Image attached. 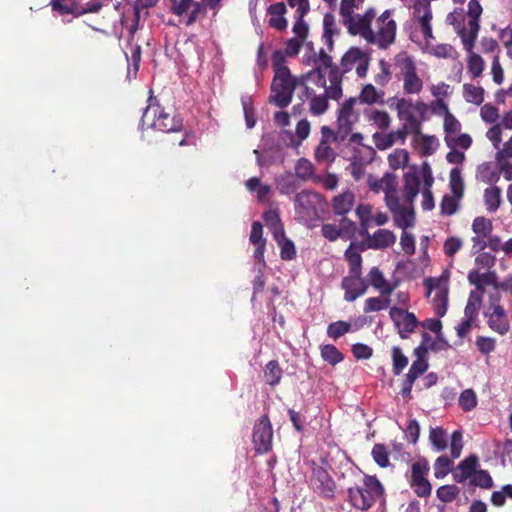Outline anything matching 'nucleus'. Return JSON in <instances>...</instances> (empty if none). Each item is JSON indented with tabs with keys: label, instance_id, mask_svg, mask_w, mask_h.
Returning <instances> with one entry per match:
<instances>
[{
	"label": "nucleus",
	"instance_id": "1",
	"mask_svg": "<svg viewBox=\"0 0 512 512\" xmlns=\"http://www.w3.org/2000/svg\"><path fill=\"white\" fill-rule=\"evenodd\" d=\"M376 12L369 8L358 19L357 26L350 31L351 35H359L368 43L377 45L380 49H387L391 46L396 37V22L391 18V11L385 10L375 22V29H372L371 23L375 18Z\"/></svg>",
	"mask_w": 512,
	"mask_h": 512
},
{
	"label": "nucleus",
	"instance_id": "2",
	"mask_svg": "<svg viewBox=\"0 0 512 512\" xmlns=\"http://www.w3.org/2000/svg\"><path fill=\"white\" fill-rule=\"evenodd\" d=\"M311 78V73L302 75L300 78L294 77L290 71L274 74L271 84L270 101L279 108L287 107L292 100L294 90L297 86H303L304 92L301 98L309 97L312 89L307 86V81Z\"/></svg>",
	"mask_w": 512,
	"mask_h": 512
},
{
	"label": "nucleus",
	"instance_id": "3",
	"mask_svg": "<svg viewBox=\"0 0 512 512\" xmlns=\"http://www.w3.org/2000/svg\"><path fill=\"white\" fill-rule=\"evenodd\" d=\"M393 101L398 119L403 122L402 129L408 134L420 135L422 122L426 120L429 110L428 105L407 98H394Z\"/></svg>",
	"mask_w": 512,
	"mask_h": 512
},
{
	"label": "nucleus",
	"instance_id": "4",
	"mask_svg": "<svg viewBox=\"0 0 512 512\" xmlns=\"http://www.w3.org/2000/svg\"><path fill=\"white\" fill-rule=\"evenodd\" d=\"M383 486L375 476L366 475L363 485H355L347 490L350 504L359 510L367 511L382 496Z\"/></svg>",
	"mask_w": 512,
	"mask_h": 512
},
{
	"label": "nucleus",
	"instance_id": "5",
	"mask_svg": "<svg viewBox=\"0 0 512 512\" xmlns=\"http://www.w3.org/2000/svg\"><path fill=\"white\" fill-rule=\"evenodd\" d=\"M146 124L147 127L158 131L177 132L182 129L183 121L178 115H170L159 106L149 105L143 111L140 128L144 130Z\"/></svg>",
	"mask_w": 512,
	"mask_h": 512
},
{
	"label": "nucleus",
	"instance_id": "6",
	"mask_svg": "<svg viewBox=\"0 0 512 512\" xmlns=\"http://www.w3.org/2000/svg\"><path fill=\"white\" fill-rule=\"evenodd\" d=\"M325 207V199L317 192L303 190L295 196V212L305 222L317 219Z\"/></svg>",
	"mask_w": 512,
	"mask_h": 512
},
{
	"label": "nucleus",
	"instance_id": "7",
	"mask_svg": "<svg viewBox=\"0 0 512 512\" xmlns=\"http://www.w3.org/2000/svg\"><path fill=\"white\" fill-rule=\"evenodd\" d=\"M467 13L469 20L466 24H463V28L459 30V36L462 40L464 49L467 52H471L480 29L479 18L482 14V7L478 0L469 1Z\"/></svg>",
	"mask_w": 512,
	"mask_h": 512
},
{
	"label": "nucleus",
	"instance_id": "8",
	"mask_svg": "<svg viewBox=\"0 0 512 512\" xmlns=\"http://www.w3.org/2000/svg\"><path fill=\"white\" fill-rule=\"evenodd\" d=\"M447 278L441 276L438 278L430 277L424 280V286L427 289V296L435 291L433 297V307L436 315L443 317L448 308V284Z\"/></svg>",
	"mask_w": 512,
	"mask_h": 512
},
{
	"label": "nucleus",
	"instance_id": "9",
	"mask_svg": "<svg viewBox=\"0 0 512 512\" xmlns=\"http://www.w3.org/2000/svg\"><path fill=\"white\" fill-rule=\"evenodd\" d=\"M357 102V98L350 97L346 101H344L339 109H338V117H337V131L335 133L338 134V138L340 140H346L347 136L352 131L353 126L359 120V114L354 109L355 104Z\"/></svg>",
	"mask_w": 512,
	"mask_h": 512
},
{
	"label": "nucleus",
	"instance_id": "10",
	"mask_svg": "<svg viewBox=\"0 0 512 512\" xmlns=\"http://www.w3.org/2000/svg\"><path fill=\"white\" fill-rule=\"evenodd\" d=\"M369 55L357 47H351L341 58L340 71L344 74L350 72L353 68L358 77L363 78L367 75L369 67Z\"/></svg>",
	"mask_w": 512,
	"mask_h": 512
},
{
	"label": "nucleus",
	"instance_id": "11",
	"mask_svg": "<svg viewBox=\"0 0 512 512\" xmlns=\"http://www.w3.org/2000/svg\"><path fill=\"white\" fill-rule=\"evenodd\" d=\"M309 73H311V77L317 76V83L324 87V94L329 99L339 101L342 98V79L344 73L340 71V68H332L331 71H328V85L326 83L325 75L322 73V70H320L319 67H316V69L310 71Z\"/></svg>",
	"mask_w": 512,
	"mask_h": 512
},
{
	"label": "nucleus",
	"instance_id": "12",
	"mask_svg": "<svg viewBox=\"0 0 512 512\" xmlns=\"http://www.w3.org/2000/svg\"><path fill=\"white\" fill-rule=\"evenodd\" d=\"M253 153L256 155V162L259 167L282 163L285 158L281 146L275 143L270 136H264L261 140L260 149H255Z\"/></svg>",
	"mask_w": 512,
	"mask_h": 512
},
{
	"label": "nucleus",
	"instance_id": "13",
	"mask_svg": "<svg viewBox=\"0 0 512 512\" xmlns=\"http://www.w3.org/2000/svg\"><path fill=\"white\" fill-rule=\"evenodd\" d=\"M328 126L321 128V140L315 148L314 157L318 163H332L336 159V152L331 148V142H343Z\"/></svg>",
	"mask_w": 512,
	"mask_h": 512
},
{
	"label": "nucleus",
	"instance_id": "14",
	"mask_svg": "<svg viewBox=\"0 0 512 512\" xmlns=\"http://www.w3.org/2000/svg\"><path fill=\"white\" fill-rule=\"evenodd\" d=\"M368 185L370 189L376 193H385V202L387 207L395 205L394 199L397 198V177L394 174L386 173L381 179L373 176L368 177Z\"/></svg>",
	"mask_w": 512,
	"mask_h": 512
},
{
	"label": "nucleus",
	"instance_id": "15",
	"mask_svg": "<svg viewBox=\"0 0 512 512\" xmlns=\"http://www.w3.org/2000/svg\"><path fill=\"white\" fill-rule=\"evenodd\" d=\"M273 431L267 416H262L254 426L253 444L259 454L268 452L272 446Z\"/></svg>",
	"mask_w": 512,
	"mask_h": 512
},
{
	"label": "nucleus",
	"instance_id": "16",
	"mask_svg": "<svg viewBox=\"0 0 512 512\" xmlns=\"http://www.w3.org/2000/svg\"><path fill=\"white\" fill-rule=\"evenodd\" d=\"M413 19L418 22L424 39L429 42L434 39L432 33V10L430 6V0H416L412 6Z\"/></svg>",
	"mask_w": 512,
	"mask_h": 512
},
{
	"label": "nucleus",
	"instance_id": "17",
	"mask_svg": "<svg viewBox=\"0 0 512 512\" xmlns=\"http://www.w3.org/2000/svg\"><path fill=\"white\" fill-rule=\"evenodd\" d=\"M389 315L402 339L408 338L418 324L416 316L402 308L391 307Z\"/></svg>",
	"mask_w": 512,
	"mask_h": 512
},
{
	"label": "nucleus",
	"instance_id": "18",
	"mask_svg": "<svg viewBox=\"0 0 512 512\" xmlns=\"http://www.w3.org/2000/svg\"><path fill=\"white\" fill-rule=\"evenodd\" d=\"M311 485L320 496L327 499L334 498L335 482L323 467L317 466L313 469Z\"/></svg>",
	"mask_w": 512,
	"mask_h": 512
},
{
	"label": "nucleus",
	"instance_id": "19",
	"mask_svg": "<svg viewBox=\"0 0 512 512\" xmlns=\"http://www.w3.org/2000/svg\"><path fill=\"white\" fill-rule=\"evenodd\" d=\"M341 287L345 292L344 299L347 302H353L366 293L368 285L362 275L348 274L342 279Z\"/></svg>",
	"mask_w": 512,
	"mask_h": 512
},
{
	"label": "nucleus",
	"instance_id": "20",
	"mask_svg": "<svg viewBox=\"0 0 512 512\" xmlns=\"http://www.w3.org/2000/svg\"><path fill=\"white\" fill-rule=\"evenodd\" d=\"M395 205H391L388 209L394 215L395 225L401 229L406 230L407 228L415 225V213L413 205L407 203H400L399 197L394 199Z\"/></svg>",
	"mask_w": 512,
	"mask_h": 512
},
{
	"label": "nucleus",
	"instance_id": "21",
	"mask_svg": "<svg viewBox=\"0 0 512 512\" xmlns=\"http://www.w3.org/2000/svg\"><path fill=\"white\" fill-rule=\"evenodd\" d=\"M427 340H431V336L424 332L422 334V343L418 347L415 348L414 354L417 357L415 361H413L406 377L411 380H416L419 376L424 374L428 369V362L425 359V355L427 353Z\"/></svg>",
	"mask_w": 512,
	"mask_h": 512
},
{
	"label": "nucleus",
	"instance_id": "22",
	"mask_svg": "<svg viewBox=\"0 0 512 512\" xmlns=\"http://www.w3.org/2000/svg\"><path fill=\"white\" fill-rule=\"evenodd\" d=\"M484 314L488 317V326L493 331L500 335H505L509 331L510 324L507 319L506 311L502 306L492 304Z\"/></svg>",
	"mask_w": 512,
	"mask_h": 512
},
{
	"label": "nucleus",
	"instance_id": "23",
	"mask_svg": "<svg viewBox=\"0 0 512 512\" xmlns=\"http://www.w3.org/2000/svg\"><path fill=\"white\" fill-rule=\"evenodd\" d=\"M402 80L403 90L406 94H418L421 92L423 82L416 73V68L413 61L409 58H407L404 63Z\"/></svg>",
	"mask_w": 512,
	"mask_h": 512
},
{
	"label": "nucleus",
	"instance_id": "24",
	"mask_svg": "<svg viewBox=\"0 0 512 512\" xmlns=\"http://www.w3.org/2000/svg\"><path fill=\"white\" fill-rule=\"evenodd\" d=\"M364 0H341L340 16L343 25L347 28L348 32L352 31L356 26L358 19L362 15L355 14V10L359 9Z\"/></svg>",
	"mask_w": 512,
	"mask_h": 512
},
{
	"label": "nucleus",
	"instance_id": "25",
	"mask_svg": "<svg viewBox=\"0 0 512 512\" xmlns=\"http://www.w3.org/2000/svg\"><path fill=\"white\" fill-rule=\"evenodd\" d=\"M367 239V247L373 250L385 249L396 242V235L388 229H378L372 235H361Z\"/></svg>",
	"mask_w": 512,
	"mask_h": 512
},
{
	"label": "nucleus",
	"instance_id": "26",
	"mask_svg": "<svg viewBox=\"0 0 512 512\" xmlns=\"http://www.w3.org/2000/svg\"><path fill=\"white\" fill-rule=\"evenodd\" d=\"M370 284L380 293L381 296H391L396 289V283H390L384 277L378 267H372L368 273Z\"/></svg>",
	"mask_w": 512,
	"mask_h": 512
},
{
	"label": "nucleus",
	"instance_id": "27",
	"mask_svg": "<svg viewBox=\"0 0 512 512\" xmlns=\"http://www.w3.org/2000/svg\"><path fill=\"white\" fill-rule=\"evenodd\" d=\"M478 457L470 455L462 460L453 472L454 480L458 483H463L467 479H471L478 466Z\"/></svg>",
	"mask_w": 512,
	"mask_h": 512
},
{
	"label": "nucleus",
	"instance_id": "28",
	"mask_svg": "<svg viewBox=\"0 0 512 512\" xmlns=\"http://www.w3.org/2000/svg\"><path fill=\"white\" fill-rule=\"evenodd\" d=\"M407 135L408 133L401 128L388 134H382L378 132L374 133L373 140L378 149L386 150L392 147L396 142H401L403 144Z\"/></svg>",
	"mask_w": 512,
	"mask_h": 512
},
{
	"label": "nucleus",
	"instance_id": "29",
	"mask_svg": "<svg viewBox=\"0 0 512 512\" xmlns=\"http://www.w3.org/2000/svg\"><path fill=\"white\" fill-rule=\"evenodd\" d=\"M355 196L351 191H345L332 199V209L335 215L345 216L354 206Z\"/></svg>",
	"mask_w": 512,
	"mask_h": 512
},
{
	"label": "nucleus",
	"instance_id": "30",
	"mask_svg": "<svg viewBox=\"0 0 512 512\" xmlns=\"http://www.w3.org/2000/svg\"><path fill=\"white\" fill-rule=\"evenodd\" d=\"M268 13L270 14L269 25L277 30H285L288 22L284 17L286 13V6L283 2L272 4L268 7Z\"/></svg>",
	"mask_w": 512,
	"mask_h": 512
},
{
	"label": "nucleus",
	"instance_id": "31",
	"mask_svg": "<svg viewBox=\"0 0 512 512\" xmlns=\"http://www.w3.org/2000/svg\"><path fill=\"white\" fill-rule=\"evenodd\" d=\"M415 148L423 156H430L436 152L439 147V141L437 137L432 135H414Z\"/></svg>",
	"mask_w": 512,
	"mask_h": 512
},
{
	"label": "nucleus",
	"instance_id": "32",
	"mask_svg": "<svg viewBox=\"0 0 512 512\" xmlns=\"http://www.w3.org/2000/svg\"><path fill=\"white\" fill-rule=\"evenodd\" d=\"M323 36L322 39L327 49L331 51L333 49V36L339 34V29L336 25L335 16L332 13H326L323 18Z\"/></svg>",
	"mask_w": 512,
	"mask_h": 512
},
{
	"label": "nucleus",
	"instance_id": "33",
	"mask_svg": "<svg viewBox=\"0 0 512 512\" xmlns=\"http://www.w3.org/2000/svg\"><path fill=\"white\" fill-rule=\"evenodd\" d=\"M420 181L416 175L407 174L404 177V189H403V203H407L410 206L413 205V201L419 193Z\"/></svg>",
	"mask_w": 512,
	"mask_h": 512
},
{
	"label": "nucleus",
	"instance_id": "34",
	"mask_svg": "<svg viewBox=\"0 0 512 512\" xmlns=\"http://www.w3.org/2000/svg\"><path fill=\"white\" fill-rule=\"evenodd\" d=\"M383 97L384 92L379 91L375 88L372 84H366L363 86V88L360 91V94L357 98V101L359 100L362 104H377V103H383Z\"/></svg>",
	"mask_w": 512,
	"mask_h": 512
},
{
	"label": "nucleus",
	"instance_id": "35",
	"mask_svg": "<svg viewBox=\"0 0 512 512\" xmlns=\"http://www.w3.org/2000/svg\"><path fill=\"white\" fill-rule=\"evenodd\" d=\"M365 116L369 122L381 130L387 129L391 124L390 115L383 110L370 108L365 110Z\"/></svg>",
	"mask_w": 512,
	"mask_h": 512
},
{
	"label": "nucleus",
	"instance_id": "36",
	"mask_svg": "<svg viewBox=\"0 0 512 512\" xmlns=\"http://www.w3.org/2000/svg\"><path fill=\"white\" fill-rule=\"evenodd\" d=\"M429 440L436 452L444 451L448 446V435L442 427L430 428Z\"/></svg>",
	"mask_w": 512,
	"mask_h": 512
},
{
	"label": "nucleus",
	"instance_id": "37",
	"mask_svg": "<svg viewBox=\"0 0 512 512\" xmlns=\"http://www.w3.org/2000/svg\"><path fill=\"white\" fill-rule=\"evenodd\" d=\"M263 218L273 237H281V234L284 233V228L277 210L270 209L266 211Z\"/></svg>",
	"mask_w": 512,
	"mask_h": 512
},
{
	"label": "nucleus",
	"instance_id": "38",
	"mask_svg": "<svg viewBox=\"0 0 512 512\" xmlns=\"http://www.w3.org/2000/svg\"><path fill=\"white\" fill-rule=\"evenodd\" d=\"M356 215L360 220V235H368V229L372 226V206L360 204L356 208Z\"/></svg>",
	"mask_w": 512,
	"mask_h": 512
},
{
	"label": "nucleus",
	"instance_id": "39",
	"mask_svg": "<svg viewBox=\"0 0 512 512\" xmlns=\"http://www.w3.org/2000/svg\"><path fill=\"white\" fill-rule=\"evenodd\" d=\"M345 258L349 263L348 274L362 275V257L358 251L355 250L354 244L351 243L345 251Z\"/></svg>",
	"mask_w": 512,
	"mask_h": 512
},
{
	"label": "nucleus",
	"instance_id": "40",
	"mask_svg": "<svg viewBox=\"0 0 512 512\" xmlns=\"http://www.w3.org/2000/svg\"><path fill=\"white\" fill-rule=\"evenodd\" d=\"M449 186L451 192L457 199H461L464 193V181L462 178V172L459 167L451 169L449 174Z\"/></svg>",
	"mask_w": 512,
	"mask_h": 512
},
{
	"label": "nucleus",
	"instance_id": "41",
	"mask_svg": "<svg viewBox=\"0 0 512 512\" xmlns=\"http://www.w3.org/2000/svg\"><path fill=\"white\" fill-rule=\"evenodd\" d=\"M391 303L390 296H379L367 298L364 302V313L378 312L389 308Z\"/></svg>",
	"mask_w": 512,
	"mask_h": 512
},
{
	"label": "nucleus",
	"instance_id": "42",
	"mask_svg": "<svg viewBox=\"0 0 512 512\" xmlns=\"http://www.w3.org/2000/svg\"><path fill=\"white\" fill-rule=\"evenodd\" d=\"M463 98L468 103L480 105L484 100V89L480 86L466 83L463 85Z\"/></svg>",
	"mask_w": 512,
	"mask_h": 512
},
{
	"label": "nucleus",
	"instance_id": "43",
	"mask_svg": "<svg viewBox=\"0 0 512 512\" xmlns=\"http://www.w3.org/2000/svg\"><path fill=\"white\" fill-rule=\"evenodd\" d=\"M484 201L489 212H495L501 202V190L497 186H491L484 191Z\"/></svg>",
	"mask_w": 512,
	"mask_h": 512
},
{
	"label": "nucleus",
	"instance_id": "44",
	"mask_svg": "<svg viewBox=\"0 0 512 512\" xmlns=\"http://www.w3.org/2000/svg\"><path fill=\"white\" fill-rule=\"evenodd\" d=\"M282 377V369L275 360L269 361L264 369V379L267 384L275 386L279 384Z\"/></svg>",
	"mask_w": 512,
	"mask_h": 512
},
{
	"label": "nucleus",
	"instance_id": "45",
	"mask_svg": "<svg viewBox=\"0 0 512 512\" xmlns=\"http://www.w3.org/2000/svg\"><path fill=\"white\" fill-rule=\"evenodd\" d=\"M310 111L313 115H322L328 109V97L325 94L316 95L311 91L310 96Z\"/></svg>",
	"mask_w": 512,
	"mask_h": 512
},
{
	"label": "nucleus",
	"instance_id": "46",
	"mask_svg": "<svg viewBox=\"0 0 512 512\" xmlns=\"http://www.w3.org/2000/svg\"><path fill=\"white\" fill-rule=\"evenodd\" d=\"M315 169L312 162L306 158H300L295 164V174L303 181L311 179Z\"/></svg>",
	"mask_w": 512,
	"mask_h": 512
},
{
	"label": "nucleus",
	"instance_id": "47",
	"mask_svg": "<svg viewBox=\"0 0 512 512\" xmlns=\"http://www.w3.org/2000/svg\"><path fill=\"white\" fill-rule=\"evenodd\" d=\"M275 241L281 248L280 256L283 260H292L296 256V250L294 243L285 237V232L281 234V237H274Z\"/></svg>",
	"mask_w": 512,
	"mask_h": 512
},
{
	"label": "nucleus",
	"instance_id": "48",
	"mask_svg": "<svg viewBox=\"0 0 512 512\" xmlns=\"http://www.w3.org/2000/svg\"><path fill=\"white\" fill-rule=\"evenodd\" d=\"M276 184L280 193L285 195L294 193L298 188L296 180L291 173H287L278 177L276 179Z\"/></svg>",
	"mask_w": 512,
	"mask_h": 512
},
{
	"label": "nucleus",
	"instance_id": "49",
	"mask_svg": "<svg viewBox=\"0 0 512 512\" xmlns=\"http://www.w3.org/2000/svg\"><path fill=\"white\" fill-rule=\"evenodd\" d=\"M321 356L324 361L331 365L340 363L344 358L343 354L338 350V348L332 344H326L322 346Z\"/></svg>",
	"mask_w": 512,
	"mask_h": 512
},
{
	"label": "nucleus",
	"instance_id": "50",
	"mask_svg": "<svg viewBox=\"0 0 512 512\" xmlns=\"http://www.w3.org/2000/svg\"><path fill=\"white\" fill-rule=\"evenodd\" d=\"M444 141L446 145L450 149H456L457 147H460L462 149H468L472 144V138L468 134H457L453 137L444 138Z\"/></svg>",
	"mask_w": 512,
	"mask_h": 512
},
{
	"label": "nucleus",
	"instance_id": "51",
	"mask_svg": "<svg viewBox=\"0 0 512 512\" xmlns=\"http://www.w3.org/2000/svg\"><path fill=\"white\" fill-rule=\"evenodd\" d=\"M351 330V324L346 321H336L327 327V335L334 340L340 338Z\"/></svg>",
	"mask_w": 512,
	"mask_h": 512
},
{
	"label": "nucleus",
	"instance_id": "52",
	"mask_svg": "<svg viewBox=\"0 0 512 512\" xmlns=\"http://www.w3.org/2000/svg\"><path fill=\"white\" fill-rule=\"evenodd\" d=\"M471 50H473V48ZM468 53V70L474 78L479 77L482 74L485 67L484 60L481 58L480 55L474 53L473 51Z\"/></svg>",
	"mask_w": 512,
	"mask_h": 512
},
{
	"label": "nucleus",
	"instance_id": "53",
	"mask_svg": "<svg viewBox=\"0 0 512 512\" xmlns=\"http://www.w3.org/2000/svg\"><path fill=\"white\" fill-rule=\"evenodd\" d=\"M304 17L305 15L300 14V12L295 13V22L292 28V31L295 34V38H298L302 41L306 40L309 32V27L304 20Z\"/></svg>",
	"mask_w": 512,
	"mask_h": 512
},
{
	"label": "nucleus",
	"instance_id": "54",
	"mask_svg": "<svg viewBox=\"0 0 512 512\" xmlns=\"http://www.w3.org/2000/svg\"><path fill=\"white\" fill-rule=\"evenodd\" d=\"M452 467L453 462L447 456H440L434 463V476L438 479L444 478Z\"/></svg>",
	"mask_w": 512,
	"mask_h": 512
},
{
	"label": "nucleus",
	"instance_id": "55",
	"mask_svg": "<svg viewBox=\"0 0 512 512\" xmlns=\"http://www.w3.org/2000/svg\"><path fill=\"white\" fill-rule=\"evenodd\" d=\"M393 372L395 375L402 373L408 364V358L398 346L392 348Z\"/></svg>",
	"mask_w": 512,
	"mask_h": 512
},
{
	"label": "nucleus",
	"instance_id": "56",
	"mask_svg": "<svg viewBox=\"0 0 512 512\" xmlns=\"http://www.w3.org/2000/svg\"><path fill=\"white\" fill-rule=\"evenodd\" d=\"M409 160V154L405 149H396L388 156V162L391 168L399 169L404 167Z\"/></svg>",
	"mask_w": 512,
	"mask_h": 512
},
{
	"label": "nucleus",
	"instance_id": "57",
	"mask_svg": "<svg viewBox=\"0 0 512 512\" xmlns=\"http://www.w3.org/2000/svg\"><path fill=\"white\" fill-rule=\"evenodd\" d=\"M470 482L474 486H478L484 489H489L493 486V480L486 470H476Z\"/></svg>",
	"mask_w": 512,
	"mask_h": 512
},
{
	"label": "nucleus",
	"instance_id": "58",
	"mask_svg": "<svg viewBox=\"0 0 512 512\" xmlns=\"http://www.w3.org/2000/svg\"><path fill=\"white\" fill-rule=\"evenodd\" d=\"M472 231L476 235L489 236L492 231V222L485 217H476L472 223Z\"/></svg>",
	"mask_w": 512,
	"mask_h": 512
},
{
	"label": "nucleus",
	"instance_id": "59",
	"mask_svg": "<svg viewBox=\"0 0 512 512\" xmlns=\"http://www.w3.org/2000/svg\"><path fill=\"white\" fill-rule=\"evenodd\" d=\"M241 104L245 116L246 126L251 129L256 124V118L254 116V110L252 107V98L250 96H243L241 98Z\"/></svg>",
	"mask_w": 512,
	"mask_h": 512
},
{
	"label": "nucleus",
	"instance_id": "60",
	"mask_svg": "<svg viewBox=\"0 0 512 512\" xmlns=\"http://www.w3.org/2000/svg\"><path fill=\"white\" fill-rule=\"evenodd\" d=\"M459 405L464 411H471L477 405V397L472 389L464 390L459 397Z\"/></svg>",
	"mask_w": 512,
	"mask_h": 512
},
{
	"label": "nucleus",
	"instance_id": "61",
	"mask_svg": "<svg viewBox=\"0 0 512 512\" xmlns=\"http://www.w3.org/2000/svg\"><path fill=\"white\" fill-rule=\"evenodd\" d=\"M372 457L374 461L380 466V467H387L389 466V455L387 448L383 444H375L372 449Z\"/></svg>",
	"mask_w": 512,
	"mask_h": 512
},
{
	"label": "nucleus",
	"instance_id": "62",
	"mask_svg": "<svg viewBox=\"0 0 512 512\" xmlns=\"http://www.w3.org/2000/svg\"><path fill=\"white\" fill-rule=\"evenodd\" d=\"M460 131L461 123L456 119V117L452 113L448 114V116L444 118V138H448V136L453 137L454 135L459 134Z\"/></svg>",
	"mask_w": 512,
	"mask_h": 512
},
{
	"label": "nucleus",
	"instance_id": "63",
	"mask_svg": "<svg viewBox=\"0 0 512 512\" xmlns=\"http://www.w3.org/2000/svg\"><path fill=\"white\" fill-rule=\"evenodd\" d=\"M380 72L374 76V81L379 86H385L391 79L390 64L381 59L379 61Z\"/></svg>",
	"mask_w": 512,
	"mask_h": 512
},
{
	"label": "nucleus",
	"instance_id": "64",
	"mask_svg": "<svg viewBox=\"0 0 512 512\" xmlns=\"http://www.w3.org/2000/svg\"><path fill=\"white\" fill-rule=\"evenodd\" d=\"M286 56L287 54L282 50L274 51V53L272 54V67L274 74L290 71L289 68L286 66Z\"/></svg>",
	"mask_w": 512,
	"mask_h": 512
}]
</instances>
